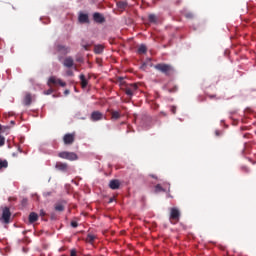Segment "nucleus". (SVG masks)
<instances>
[{
    "label": "nucleus",
    "instance_id": "f257e3e1",
    "mask_svg": "<svg viewBox=\"0 0 256 256\" xmlns=\"http://www.w3.org/2000/svg\"><path fill=\"white\" fill-rule=\"evenodd\" d=\"M154 69H156V71H160V73H163V75H166V77H171V75L175 73V68H173L171 64L166 63L156 64Z\"/></svg>",
    "mask_w": 256,
    "mask_h": 256
},
{
    "label": "nucleus",
    "instance_id": "f03ea898",
    "mask_svg": "<svg viewBox=\"0 0 256 256\" xmlns=\"http://www.w3.org/2000/svg\"><path fill=\"white\" fill-rule=\"evenodd\" d=\"M181 219V211L178 210V208H170V216L169 221L172 225H177V223Z\"/></svg>",
    "mask_w": 256,
    "mask_h": 256
},
{
    "label": "nucleus",
    "instance_id": "7ed1b4c3",
    "mask_svg": "<svg viewBox=\"0 0 256 256\" xmlns=\"http://www.w3.org/2000/svg\"><path fill=\"white\" fill-rule=\"evenodd\" d=\"M127 97L131 99L135 93H137V90L139 89V86L137 84H126L124 88H122Z\"/></svg>",
    "mask_w": 256,
    "mask_h": 256
},
{
    "label": "nucleus",
    "instance_id": "20e7f679",
    "mask_svg": "<svg viewBox=\"0 0 256 256\" xmlns=\"http://www.w3.org/2000/svg\"><path fill=\"white\" fill-rule=\"evenodd\" d=\"M58 157H60V159H67V161H77V159H79V156H77L75 152L67 151L58 153Z\"/></svg>",
    "mask_w": 256,
    "mask_h": 256
},
{
    "label": "nucleus",
    "instance_id": "39448f33",
    "mask_svg": "<svg viewBox=\"0 0 256 256\" xmlns=\"http://www.w3.org/2000/svg\"><path fill=\"white\" fill-rule=\"evenodd\" d=\"M48 85H60V87H66L67 83L63 82L61 79L51 76L48 80Z\"/></svg>",
    "mask_w": 256,
    "mask_h": 256
},
{
    "label": "nucleus",
    "instance_id": "423d86ee",
    "mask_svg": "<svg viewBox=\"0 0 256 256\" xmlns=\"http://www.w3.org/2000/svg\"><path fill=\"white\" fill-rule=\"evenodd\" d=\"M63 141L64 145H73V143H75V132L65 134Z\"/></svg>",
    "mask_w": 256,
    "mask_h": 256
},
{
    "label": "nucleus",
    "instance_id": "0eeeda50",
    "mask_svg": "<svg viewBox=\"0 0 256 256\" xmlns=\"http://www.w3.org/2000/svg\"><path fill=\"white\" fill-rule=\"evenodd\" d=\"M55 169H57V171H62V173H67V170L69 169V164L57 162L55 164Z\"/></svg>",
    "mask_w": 256,
    "mask_h": 256
},
{
    "label": "nucleus",
    "instance_id": "6e6552de",
    "mask_svg": "<svg viewBox=\"0 0 256 256\" xmlns=\"http://www.w3.org/2000/svg\"><path fill=\"white\" fill-rule=\"evenodd\" d=\"M10 219H11V210L5 207L2 213V221H4L5 223H9Z\"/></svg>",
    "mask_w": 256,
    "mask_h": 256
},
{
    "label": "nucleus",
    "instance_id": "1a4fd4ad",
    "mask_svg": "<svg viewBox=\"0 0 256 256\" xmlns=\"http://www.w3.org/2000/svg\"><path fill=\"white\" fill-rule=\"evenodd\" d=\"M65 205H67L66 201L57 202L54 205V209H55V211H58L59 213H63V211H65Z\"/></svg>",
    "mask_w": 256,
    "mask_h": 256
},
{
    "label": "nucleus",
    "instance_id": "9d476101",
    "mask_svg": "<svg viewBox=\"0 0 256 256\" xmlns=\"http://www.w3.org/2000/svg\"><path fill=\"white\" fill-rule=\"evenodd\" d=\"M64 67H67L68 69H71L75 65V61L73 60V57L68 56L64 59L63 62Z\"/></svg>",
    "mask_w": 256,
    "mask_h": 256
},
{
    "label": "nucleus",
    "instance_id": "9b49d317",
    "mask_svg": "<svg viewBox=\"0 0 256 256\" xmlns=\"http://www.w3.org/2000/svg\"><path fill=\"white\" fill-rule=\"evenodd\" d=\"M90 119L91 121H101V119H103V113L99 111H94L92 112Z\"/></svg>",
    "mask_w": 256,
    "mask_h": 256
},
{
    "label": "nucleus",
    "instance_id": "f8f14e48",
    "mask_svg": "<svg viewBox=\"0 0 256 256\" xmlns=\"http://www.w3.org/2000/svg\"><path fill=\"white\" fill-rule=\"evenodd\" d=\"M93 19L96 23H105V17H103L99 12H95L93 14Z\"/></svg>",
    "mask_w": 256,
    "mask_h": 256
},
{
    "label": "nucleus",
    "instance_id": "ddd939ff",
    "mask_svg": "<svg viewBox=\"0 0 256 256\" xmlns=\"http://www.w3.org/2000/svg\"><path fill=\"white\" fill-rule=\"evenodd\" d=\"M79 23H89V15L80 13L78 16Z\"/></svg>",
    "mask_w": 256,
    "mask_h": 256
},
{
    "label": "nucleus",
    "instance_id": "4468645a",
    "mask_svg": "<svg viewBox=\"0 0 256 256\" xmlns=\"http://www.w3.org/2000/svg\"><path fill=\"white\" fill-rule=\"evenodd\" d=\"M79 79L81 81L82 89L87 88V85H89V81H87V78H85V74H80Z\"/></svg>",
    "mask_w": 256,
    "mask_h": 256
},
{
    "label": "nucleus",
    "instance_id": "2eb2a0df",
    "mask_svg": "<svg viewBox=\"0 0 256 256\" xmlns=\"http://www.w3.org/2000/svg\"><path fill=\"white\" fill-rule=\"evenodd\" d=\"M109 187L110 189H119V187H121V183L119 182V180H111L109 183Z\"/></svg>",
    "mask_w": 256,
    "mask_h": 256
},
{
    "label": "nucleus",
    "instance_id": "dca6fc26",
    "mask_svg": "<svg viewBox=\"0 0 256 256\" xmlns=\"http://www.w3.org/2000/svg\"><path fill=\"white\" fill-rule=\"evenodd\" d=\"M57 51H58V53H61L62 55H67V53H69V48L66 46H63V45H58Z\"/></svg>",
    "mask_w": 256,
    "mask_h": 256
},
{
    "label": "nucleus",
    "instance_id": "f3484780",
    "mask_svg": "<svg viewBox=\"0 0 256 256\" xmlns=\"http://www.w3.org/2000/svg\"><path fill=\"white\" fill-rule=\"evenodd\" d=\"M33 101V97L31 96V93H26L25 97H24V105H31Z\"/></svg>",
    "mask_w": 256,
    "mask_h": 256
},
{
    "label": "nucleus",
    "instance_id": "a211bd4d",
    "mask_svg": "<svg viewBox=\"0 0 256 256\" xmlns=\"http://www.w3.org/2000/svg\"><path fill=\"white\" fill-rule=\"evenodd\" d=\"M137 53L138 55H145V53H147V46L145 44H141L138 47Z\"/></svg>",
    "mask_w": 256,
    "mask_h": 256
},
{
    "label": "nucleus",
    "instance_id": "6ab92c4d",
    "mask_svg": "<svg viewBox=\"0 0 256 256\" xmlns=\"http://www.w3.org/2000/svg\"><path fill=\"white\" fill-rule=\"evenodd\" d=\"M111 119L112 121H117L118 119H121V112L111 111Z\"/></svg>",
    "mask_w": 256,
    "mask_h": 256
},
{
    "label": "nucleus",
    "instance_id": "aec40b11",
    "mask_svg": "<svg viewBox=\"0 0 256 256\" xmlns=\"http://www.w3.org/2000/svg\"><path fill=\"white\" fill-rule=\"evenodd\" d=\"M39 219V215L37 213L32 212L29 214V223H35Z\"/></svg>",
    "mask_w": 256,
    "mask_h": 256
},
{
    "label": "nucleus",
    "instance_id": "412c9836",
    "mask_svg": "<svg viewBox=\"0 0 256 256\" xmlns=\"http://www.w3.org/2000/svg\"><path fill=\"white\" fill-rule=\"evenodd\" d=\"M104 49L105 48L103 47V45H96L94 47V53H96V55H101V53H103Z\"/></svg>",
    "mask_w": 256,
    "mask_h": 256
},
{
    "label": "nucleus",
    "instance_id": "4be33fe9",
    "mask_svg": "<svg viewBox=\"0 0 256 256\" xmlns=\"http://www.w3.org/2000/svg\"><path fill=\"white\" fill-rule=\"evenodd\" d=\"M95 239H97V236L93 234H88L86 237V243H90L91 245H93Z\"/></svg>",
    "mask_w": 256,
    "mask_h": 256
},
{
    "label": "nucleus",
    "instance_id": "5701e85b",
    "mask_svg": "<svg viewBox=\"0 0 256 256\" xmlns=\"http://www.w3.org/2000/svg\"><path fill=\"white\" fill-rule=\"evenodd\" d=\"M127 5H128V3L125 2V1H119V2H117V7H118V9H127Z\"/></svg>",
    "mask_w": 256,
    "mask_h": 256
},
{
    "label": "nucleus",
    "instance_id": "b1692460",
    "mask_svg": "<svg viewBox=\"0 0 256 256\" xmlns=\"http://www.w3.org/2000/svg\"><path fill=\"white\" fill-rule=\"evenodd\" d=\"M167 190H165V188L161 187V184H157L155 186V193H165Z\"/></svg>",
    "mask_w": 256,
    "mask_h": 256
},
{
    "label": "nucleus",
    "instance_id": "393cba45",
    "mask_svg": "<svg viewBox=\"0 0 256 256\" xmlns=\"http://www.w3.org/2000/svg\"><path fill=\"white\" fill-rule=\"evenodd\" d=\"M7 167H9V163L7 162V160L0 159V169H7Z\"/></svg>",
    "mask_w": 256,
    "mask_h": 256
},
{
    "label": "nucleus",
    "instance_id": "a878e982",
    "mask_svg": "<svg viewBox=\"0 0 256 256\" xmlns=\"http://www.w3.org/2000/svg\"><path fill=\"white\" fill-rule=\"evenodd\" d=\"M148 21H149L150 23H157V16H156L155 14H150V15L148 16Z\"/></svg>",
    "mask_w": 256,
    "mask_h": 256
},
{
    "label": "nucleus",
    "instance_id": "bb28decb",
    "mask_svg": "<svg viewBox=\"0 0 256 256\" xmlns=\"http://www.w3.org/2000/svg\"><path fill=\"white\" fill-rule=\"evenodd\" d=\"M28 202H29V200L27 198H23L22 201H21L22 207H27Z\"/></svg>",
    "mask_w": 256,
    "mask_h": 256
},
{
    "label": "nucleus",
    "instance_id": "cd10ccee",
    "mask_svg": "<svg viewBox=\"0 0 256 256\" xmlns=\"http://www.w3.org/2000/svg\"><path fill=\"white\" fill-rule=\"evenodd\" d=\"M186 19H193L194 15L191 12L185 14Z\"/></svg>",
    "mask_w": 256,
    "mask_h": 256
},
{
    "label": "nucleus",
    "instance_id": "c85d7f7f",
    "mask_svg": "<svg viewBox=\"0 0 256 256\" xmlns=\"http://www.w3.org/2000/svg\"><path fill=\"white\" fill-rule=\"evenodd\" d=\"M5 145V137L0 135V147H3Z\"/></svg>",
    "mask_w": 256,
    "mask_h": 256
},
{
    "label": "nucleus",
    "instance_id": "c756f323",
    "mask_svg": "<svg viewBox=\"0 0 256 256\" xmlns=\"http://www.w3.org/2000/svg\"><path fill=\"white\" fill-rule=\"evenodd\" d=\"M170 111L173 115H175V113H177V107L176 106H171Z\"/></svg>",
    "mask_w": 256,
    "mask_h": 256
},
{
    "label": "nucleus",
    "instance_id": "7c9ffc66",
    "mask_svg": "<svg viewBox=\"0 0 256 256\" xmlns=\"http://www.w3.org/2000/svg\"><path fill=\"white\" fill-rule=\"evenodd\" d=\"M71 227H73L74 229L79 227V223L75 222V221H72L71 222Z\"/></svg>",
    "mask_w": 256,
    "mask_h": 256
},
{
    "label": "nucleus",
    "instance_id": "2f4dec72",
    "mask_svg": "<svg viewBox=\"0 0 256 256\" xmlns=\"http://www.w3.org/2000/svg\"><path fill=\"white\" fill-rule=\"evenodd\" d=\"M70 256H77V251L75 249L71 250Z\"/></svg>",
    "mask_w": 256,
    "mask_h": 256
},
{
    "label": "nucleus",
    "instance_id": "473e14b6",
    "mask_svg": "<svg viewBox=\"0 0 256 256\" xmlns=\"http://www.w3.org/2000/svg\"><path fill=\"white\" fill-rule=\"evenodd\" d=\"M177 86H174L172 89L169 90L170 93H176Z\"/></svg>",
    "mask_w": 256,
    "mask_h": 256
},
{
    "label": "nucleus",
    "instance_id": "72a5a7b5",
    "mask_svg": "<svg viewBox=\"0 0 256 256\" xmlns=\"http://www.w3.org/2000/svg\"><path fill=\"white\" fill-rule=\"evenodd\" d=\"M117 82L120 83L121 85H123V77H118Z\"/></svg>",
    "mask_w": 256,
    "mask_h": 256
},
{
    "label": "nucleus",
    "instance_id": "f704fd0d",
    "mask_svg": "<svg viewBox=\"0 0 256 256\" xmlns=\"http://www.w3.org/2000/svg\"><path fill=\"white\" fill-rule=\"evenodd\" d=\"M50 218H51L52 220H55V219H57V216L55 215V213H51V214H50Z\"/></svg>",
    "mask_w": 256,
    "mask_h": 256
},
{
    "label": "nucleus",
    "instance_id": "c9c22d12",
    "mask_svg": "<svg viewBox=\"0 0 256 256\" xmlns=\"http://www.w3.org/2000/svg\"><path fill=\"white\" fill-rule=\"evenodd\" d=\"M45 215H47V213H45L44 210H40V217H45Z\"/></svg>",
    "mask_w": 256,
    "mask_h": 256
},
{
    "label": "nucleus",
    "instance_id": "e433bc0d",
    "mask_svg": "<svg viewBox=\"0 0 256 256\" xmlns=\"http://www.w3.org/2000/svg\"><path fill=\"white\" fill-rule=\"evenodd\" d=\"M66 74H67L69 77H72V75H73V71L68 70V71L66 72Z\"/></svg>",
    "mask_w": 256,
    "mask_h": 256
},
{
    "label": "nucleus",
    "instance_id": "4c0bfd02",
    "mask_svg": "<svg viewBox=\"0 0 256 256\" xmlns=\"http://www.w3.org/2000/svg\"><path fill=\"white\" fill-rule=\"evenodd\" d=\"M51 93H53L52 89L47 90V92L45 93L46 95H51Z\"/></svg>",
    "mask_w": 256,
    "mask_h": 256
},
{
    "label": "nucleus",
    "instance_id": "58836bf2",
    "mask_svg": "<svg viewBox=\"0 0 256 256\" xmlns=\"http://www.w3.org/2000/svg\"><path fill=\"white\" fill-rule=\"evenodd\" d=\"M210 99H215V95H208Z\"/></svg>",
    "mask_w": 256,
    "mask_h": 256
},
{
    "label": "nucleus",
    "instance_id": "ea45409f",
    "mask_svg": "<svg viewBox=\"0 0 256 256\" xmlns=\"http://www.w3.org/2000/svg\"><path fill=\"white\" fill-rule=\"evenodd\" d=\"M64 95H69V90H65Z\"/></svg>",
    "mask_w": 256,
    "mask_h": 256
},
{
    "label": "nucleus",
    "instance_id": "a19ab883",
    "mask_svg": "<svg viewBox=\"0 0 256 256\" xmlns=\"http://www.w3.org/2000/svg\"><path fill=\"white\" fill-rule=\"evenodd\" d=\"M150 177H152V179H157V177H155V175H150Z\"/></svg>",
    "mask_w": 256,
    "mask_h": 256
},
{
    "label": "nucleus",
    "instance_id": "79ce46f5",
    "mask_svg": "<svg viewBox=\"0 0 256 256\" xmlns=\"http://www.w3.org/2000/svg\"><path fill=\"white\" fill-rule=\"evenodd\" d=\"M246 173H249V169L248 168H244Z\"/></svg>",
    "mask_w": 256,
    "mask_h": 256
},
{
    "label": "nucleus",
    "instance_id": "37998d69",
    "mask_svg": "<svg viewBox=\"0 0 256 256\" xmlns=\"http://www.w3.org/2000/svg\"><path fill=\"white\" fill-rule=\"evenodd\" d=\"M145 68V64H143L142 66H141V69H144Z\"/></svg>",
    "mask_w": 256,
    "mask_h": 256
},
{
    "label": "nucleus",
    "instance_id": "c03bdc74",
    "mask_svg": "<svg viewBox=\"0 0 256 256\" xmlns=\"http://www.w3.org/2000/svg\"><path fill=\"white\" fill-rule=\"evenodd\" d=\"M109 203H113V200H112V198L110 199Z\"/></svg>",
    "mask_w": 256,
    "mask_h": 256
},
{
    "label": "nucleus",
    "instance_id": "a18cd8bd",
    "mask_svg": "<svg viewBox=\"0 0 256 256\" xmlns=\"http://www.w3.org/2000/svg\"><path fill=\"white\" fill-rule=\"evenodd\" d=\"M216 135H219V131H216Z\"/></svg>",
    "mask_w": 256,
    "mask_h": 256
},
{
    "label": "nucleus",
    "instance_id": "49530a36",
    "mask_svg": "<svg viewBox=\"0 0 256 256\" xmlns=\"http://www.w3.org/2000/svg\"><path fill=\"white\" fill-rule=\"evenodd\" d=\"M1 129H3V127L0 125V131H1Z\"/></svg>",
    "mask_w": 256,
    "mask_h": 256
}]
</instances>
